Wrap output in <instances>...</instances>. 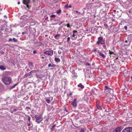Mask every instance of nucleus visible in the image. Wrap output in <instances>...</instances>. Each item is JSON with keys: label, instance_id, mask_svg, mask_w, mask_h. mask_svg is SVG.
Wrapping results in <instances>:
<instances>
[{"label": "nucleus", "instance_id": "obj_1", "mask_svg": "<svg viewBox=\"0 0 132 132\" xmlns=\"http://www.w3.org/2000/svg\"><path fill=\"white\" fill-rule=\"evenodd\" d=\"M10 74V73L9 71L5 72L4 73L3 76L2 78V80L6 85H9L12 82L11 78L7 76Z\"/></svg>", "mask_w": 132, "mask_h": 132}, {"label": "nucleus", "instance_id": "obj_2", "mask_svg": "<svg viewBox=\"0 0 132 132\" xmlns=\"http://www.w3.org/2000/svg\"><path fill=\"white\" fill-rule=\"evenodd\" d=\"M34 117L36 119V121L37 123L39 124L43 120V118L41 115H35Z\"/></svg>", "mask_w": 132, "mask_h": 132}, {"label": "nucleus", "instance_id": "obj_3", "mask_svg": "<svg viewBox=\"0 0 132 132\" xmlns=\"http://www.w3.org/2000/svg\"><path fill=\"white\" fill-rule=\"evenodd\" d=\"M105 41V40L103 39L102 37H99L98 38V41L96 43V44L97 45H99L100 44H101L103 43H104Z\"/></svg>", "mask_w": 132, "mask_h": 132}, {"label": "nucleus", "instance_id": "obj_4", "mask_svg": "<svg viewBox=\"0 0 132 132\" xmlns=\"http://www.w3.org/2000/svg\"><path fill=\"white\" fill-rule=\"evenodd\" d=\"M53 51L51 50L49 51H47L44 52V53L45 54L49 56H52L53 54Z\"/></svg>", "mask_w": 132, "mask_h": 132}, {"label": "nucleus", "instance_id": "obj_5", "mask_svg": "<svg viewBox=\"0 0 132 132\" xmlns=\"http://www.w3.org/2000/svg\"><path fill=\"white\" fill-rule=\"evenodd\" d=\"M122 132H132V127H128L124 129Z\"/></svg>", "mask_w": 132, "mask_h": 132}, {"label": "nucleus", "instance_id": "obj_6", "mask_svg": "<svg viewBox=\"0 0 132 132\" xmlns=\"http://www.w3.org/2000/svg\"><path fill=\"white\" fill-rule=\"evenodd\" d=\"M98 53L99 55L101 58L104 59L106 57V55H105L101 51H100L98 50Z\"/></svg>", "mask_w": 132, "mask_h": 132}, {"label": "nucleus", "instance_id": "obj_7", "mask_svg": "<svg viewBox=\"0 0 132 132\" xmlns=\"http://www.w3.org/2000/svg\"><path fill=\"white\" fill-rule=\"evenodd\" d=\"M77 99L75 98L73 101L72 102L71 104L74 107H75L77 106Z\"/></svg>", "mask_w": 132, "mask_h": 132}, {"label": "nucleus", "instance_id": "obj_8", "mask_svg": "<svg viewBox=\"0 0 132 132\" xmlns=\"http://www.w3.org/2000/svg\"><path fill=\"white\" fill-rule=\"evenodd\" d=\"M71 73L72 74L71 75L72 77L73 78H76L77 77V74L75 72L74 70H71Z\"/></svg>", "mask_w": 132, "mask_h": 132}, {"label": "nucleus", "instance_id": "obj_9", "mask_svg": "<svg viewBox=\"0 0 132 132\" xmlns=\"http://www.w3.org/2000/svg\"><path fill=\"white\" fill-rule=\"evenodd\" d=\"M23 3L24 5H27V7H28L29 6L28 5L30 2L29 0H23Z\"/></svg>", "mask_w": 132, "mask_h": 132}, {"label": "nucleus", "instance_id": "obj_10", "mask_svg": "<svg viewBox=\"0 0 132 132\" xmlns=\"http://www.w3.org/2000/svg\"><path fill=\"white\" fill-rule=\"evenodd\" d=\"M28 65L29 68L31 69H33L34 67L33 63L31 62H29Z\"/></svg>", "mask_w": 132, "mask_h": 132}, {"label": "nucleus", "instance_id": "obj_11", "mask_svg": "<svg viewBox=\"0 0 132 132\" xmlns=\"http://www.w3.org/2000/svg\"><path fill=\"white\" fill-rule=\"evenodd\" d=\"M121 129L120 127H117L114 130V132H120Z\"/></svg>", "mask_w": 132, "mask_h": 132}, {"label": "nucleus", "instance_id": "obj_12", "mask_svg": "<svg viewBox=\"0 0 132 132\" xmlns=\"http://www.w3.org/2000/svg\"><path fill=\"white\" fill-rule=\"evenodd\" d=\"M125 45L126 46H129L130 43V41L128 39L124 41Z\"/></svg>", "mask_w": 132, "mask_h": 132}, {"label": "nucleus", "instance_id": "obj_13", "mask_svg": "<svg viewBox=\"0 0 132 132\" xmlns=\"http://www.w3.org/2000/svg\"><path fill=\"white\" fill-rule=\"evenodd\" d=\"M25 22L24 21H21L20 22V23L19 24V25L21 27H24L25 25Z\"/></svg>", "mask_w": 132, "mask_h": 132}, {"label": "nucleus", "instance_id": "obj_14", "mask_svg": "<svg viewBox=\"0 0 132 132\" xmlns=\"http://www.w3.org/2000/svg\"><path fill=\"white\" fill-rule=\"evenodd\" d=\"M0 69L4 70L6 69V68L5 66L1 65L0 66Z\"/></svg>", "mask_w": 132, "mask_h": 132}, {"label": "nucleus", "instance_id": "obj_15", "mask_svg": "<svg viewBox=\"0 0 132 132\" xmlns=\"http://www.w3.org/2000/svg\"><path fill=\"white\" fill-rule=\"evenodd\" d=\"M60 35H61L60 34H56L54 36V38L56 39H58L59 38Z\"/></svg>", "mask_w": 132, "mask_h": 132}, {"label": "nucleus", "instance_id": "obj_16", "mask_svg": "<svg viewBox=\"0 0 132 132\" xmlns=\"http://www.w3.org/2000/svg\"><path fill=\"white\" fill-rule=\"evenodd\" d=\"M31 73H30V72L29 73L26 74L24 76L25 77H27L28 76H32Z\"/></svg>", "mask_w": 132, "mask_h": 132}, {"label": "nucleus", "instance_id": "obj_17", "mask_svg": "<svg viewBox=\"0 0 132 132\" xmlns=\"http://www.w3.org/2000/svg\"><path fill=\"white\" fill-rule=\"evenodd\" d=\"M77 86L78 87H80L81 89H83L84 88V86L81 83L78 85Z\"/></svg>", "mask_w": 132, "mask_h": 132}, {"label": "nucleus", "instance_id": "obj_18", "mask_svg": "<svg viewBox=\"0 0 132 132\" xmlns=\"http://www.w3.org/2000/svg\"><path fill=\"white\" fill-rule=\"evenodd\" d=\"M101 45H102L104 49L106 50L107 48L105 44V42H104V43H103Z\"/></svg>", "mask_w": 132, "mask_h": 132}, {"label": "nucleus", "instance_id": "obj_19", "mask_svg": "<svg viewBox=\"0 0 132 132\" xmlns=\"http://www.w3.org/2000/svg\"><path fill=\"white\" fill-rule=\"evenodd\" d=\"M18 84V83L15 84H14L13 86H11L10 88V89H11L13 88H14Z\"/></svg>", "mask_w": 132, "mask_h": 132}, {"label": "nucleus", "instance_id": "obj_20", "mask_svg": "<svg viewBox=\"0 0 132 132\" xmlns=\"http://www.w3.org/2000/svg\"><path fill=\"white\" fill-rule=\"evenodd\" d=\"M26 118H28V120L29 122H30V120L31 119L30 117L28 115H26Z\"/></svg>", "mask_w": 132, "mask_h": 132}, {"label": "nucleus", "instance_id": "obj_21", "mask_svg": "<svg viewBox=\"0 0 132 132\" xmlns=\"http://www.w3.org/2000/svg\"><path fill=\"white\" fill-rule=\"evenodd\" d=\"M54 60L56 62H59L60 61V59L57 57H55V58Z\"/></svg>", "mask_w": 132, "mask_h": 132}, {"label": "nucleus", "instance_id": "obj_22", "mask_svg": "<svg viewBox=\"0 0 132 132\" xmlns=\"http://www.w3.org/2000/svg\"><path fill=\"white\" fill-rule=\"evenodd\" d=\"M48 66L49 67H54L56 66V65L55 64H51V63H50L48 64Z\"/></svg>", "mask_w": 132, "mask_h": 132}, {"label": "nucleus", "instance_id": "obj_23", "mask_svg": "<svg viewBox=\"0 0 132 132\" xmlns=\"http://www.w3.org/2000/svg\"><path fill=\"white\" fill-rule=\"evenodd\" d=\"M36 77L37 78H40L43 77V76L42 75H36Z\"/></svg>", "mask_w": 132, "mask_h": 132}, {"label": "nucleus", "instance_id": "obj_24", "mask_svg": "<svg viewBox=\"0 0 132 132\" xmlns=\"http://www.w3.org/2000/svg\"><path fill=\"white\" fill-rule=\"evenodd\" d=\"M97 107L98 109L101 110L102 109L101 106L99 104L97 105Z\"/></svg>", "mask_w": 132, "mask_h": 132}, {"label": "nucleus", "instance_id": "obj_25", "mask_svg": "<svg viewBox=\"0 0 132 132\" xmlns=\"http://www.w3.org/2000/svg\"><path fill=\"white\" fill-rule=\"evenodd\" d=\"M105 90H108V91H109L110 90H111V89L109 88L108 87L105 86Z\"/></svg>", "mask_w": 132, "mask_h": 132}, {"label": "nucleus", "instance_id": "obj_26", "mask_svg": "<svg viewBox=\"0 0 132 132\" xmlns=\"http://www.w3.org/2000/svg\"><path fill=\"white\" fill-rule=\"evenodd\" d=\"M45 101L48 103H50V100L49 99L46 98L45 99Z\"/></svg>", "mask_w": 132, "mask_h": 132}, {"label": "nucleus", "instance_id": "obj_27", "mask_svg": "<svg viewBox=\"0 0 132 132\" xmlns=\"http://www.w3.org/2000/svg\"><path fill=\"white\" fill-rule=\"evenodd\" d=\"M12 42H17V40L15 38H13L12 39Z\"/></svg>", "mask_w": 132, "mask_h": 132}, {"label": "nucleus", "instance_id": "obj_28", "mask_svg": "<svg viewBox=\"0 0 132 132\" xmlns=\"http://www.w3.org/2000/svg\"><path fill=\"white\" fill-rule=\"evenodd\" d=\"M3 30V26L0 25V33L1 32L2 30Z\"/></svg>", "mask_w": 132, "mask_h": 132}, {"label": "nucleus", "instance_id": "obj_29", "mask_svg": "<svg viewBox=\"0 0 132 132\" xmlns=\"http://www.w3.org/2000/svg\"><path fill=\"white\" fill-rule=\"evenodd\" d=\"M79 131L80 132H85L84 129L82 128H81Z\"/></svg>", "mask_w": 132, "mask_h": 132}, {"label": "nucleus", "instance_id": "obj_30", "mask_svg": "<svg viewBox=\"0 0 132 132\" xmlns=\"http://www.w3.org/2000/svg\"><path fill=\"white\" fill-rule=\"evenodd\" d=\"M61 12V10H60L59 9L56 11V13L58 14L60 13Z\"/></svg>", "mask_w": 132, "mask_h": 132}, {"label": "nucleus", "instance_id": "obj_31", "mask_svg": "<svg viewBox=\"0 0 132 132\" xmlns=\"http://www.w3.org/2000/svg\"><path fill=\"white\" fill-rule=\"evenodd\" d=\"M65 26H67L68 28H69V29H71L70 27L69 23L67 24Z\"/></svg>", "mask_w": 132, "mask_h": 132}, {"label": "nucleus", "instance_id": "obj_32", "mask_svg": "<svg viewBox=\"0 0 132 132\" xmlns=\"http://www.w3.org/2000/svg\"><path fill=\"white\" fill-rule=\"evenodd\" d=\"M50 16L51 18H55L56 17V15H54V14H53V15H51Z\"/></svg>", "mask_w": 132, "mask_h": 132}, {"label": "nucleus", "instance_id": "obj_33", "mask_svg": "<svg viewBox=\"0 0 132 132\" xmlns=\"http://www.w3.org/2000/svg\"><path fill=\"white\" fill-rule=\"evenodd\" d=\"M76 12L79 15H80L81 14V13L80 12H79L78 11H76Z\"/></svg>", "mask_w": 132, "mask_h": 132}, {"label": "nucleus", "instance_id": "obj_34", "mask_svg": "<svg viewBox=\"0 0 132 132\" xmlns=\"http://www.w3.org/2000/svg\"><path fill=\"white\" fill-rule=\"evenodd\" d=\"M104 27L106 29L108 27V25L107 24H104Z\"/></svg>", "mask_w": 132, "mask_h": 132}, {"label": "nucleus", "instance_id": "obj_35", "mask_svg": "<svg viewBox=\"0 0 132 132\" xmlns=\"http://www.w3.org/2000/svg\"><path fill=\"white\" fill-rule=\"evenodd\" d=\"M35 72H36V71L35 70H32V71H30V73H35Z\"/></svg>", "mask_w": 132, "mask_h": 132}, {"label": "nucleus", "instance_id": "obj_36", "mask_svg": "<svg viewBox=\"0 0 132 132\" xmlns=\"http://www.w3.org/2000/svg\"><path fill=\"white\" fill-rule=\"evenodd\" d=\"M70 37H69L67 38V42H69L70 40Z\"/></svg>", "mask_w": 132, "mask_h": 132}, {"label": "nucleus", "instance_id": "obj_37", "mask_svg": "<svg viewBox=\"0 0 132 132\" xmlns=\"http://www.w3.org/2000/svg\"><path fill=\"white\" fill-rule=\"evenodd\" d=\"M12 38H10L9 39L8 41L9 42H11L12 41Z\"/></svg>", "mask_w": 132, "mask_h": 132}, {"label": "nucleus", "instance_id": "obj_38", "mask_svg": "<svg viewBox=\"0 0 132 132\" xmlns=\"http://www.w3.org/2000/svg\"><path fill=\"white\" fill-rule=\"evenodd\" d=\"M17 109H14L12 111H13V112H15V111H17Z\"/></svg>", "mask_w": 132, "mask_h": 132}, {"label": "nucleus", "instance_id": "obj_39", "mask_svg": "<svg viewBox=\"0 0 132 132\" xmlns=\"http://www.w3.org/2000/svg\"><path fill=\"white\" fill-rule=\"evenodd\" d=\"M124 28L126 30H127V26H124Z\"/></svg>", "mask_w": 132, "mask_h": 132}, {"label": "nucleus", "instance_id": "obj_40", "mask_svg": "<svg viewBox=\"0 0 132 132\" xmlns=\"http://www.w3.org/2000/svg\"><path fill=\"white\" fill-rule=\"evenodd\" d=\"M58 53L59 54H61L62 53L61 51L60 50H59L58 51Z\"/></svg>", "mask_w": 132, "mask_h": 132}, {"label": "nucleus", "instance_id": "obj_41", "mask_svg": "<svg viewBox=\"0 0 132 132\" xmlns=\"http://www.w3.org/2000/svg\"><path fill=\"white\" fill-rule=\"evenodd\" d=\"M55 125H53L52 127V128H51V129H53L54 127H55Z\"/></svg>", "mask_w": 132, "mask_h": 132}, {"label": "nucleus", "instance_id": "obj_42", "mask_svg": "<svg viewBox=\"0 0 132 132\" xmlns=\"http://www.w3.org/2000/svg\"><path fill=\"white\" fill-rule=\"evenodd\" d=\"M33 53L34 54H35L37 53V52L36 51V50H34L33 52Z\"/></svg>", "mask_w": 132, "mask_h": 132}, {"label": "nucleus", "instance_id": "obj_43", "mask_svg": "<svg viewBox=\"0 0 132 132\" xmlns=\"http://www.w3.org/2000/svg\"><path fill=\"white\" fill-rule=\"evenodd\" d=\"M68 5H66L65 6V7L68 9Z\"/></svg>", "mask_w": 132, "mask_h": 132}, {"label": "nucleus", "instance_id": "obj_44", "mask_svg": "<svg viewBox=\"0 0 132 132\" xmlns=\"http://www.w3.org/2000/svg\"><path fill=\"white\" fill-rule=\"evenodd\" d=\"M40 42H38V41H37V42L35 43V44H37V43L39 44L40 43Z\"/></svg>", "mask_w": 132, "mask_h": 132}, {"label": "nucleus", "instance_id": "obj_45", "mask_svg": "<svg viewBox=\"0 0 132 132\" xmlns=\"http://www.w3.org/2000/svg\"><path fill=\"white\" fill-rule=\"evenodd\" d=\"M77 32V31L75 30H74L73 31V34H74L75 32Z\"/></svg>", "mask_w": 132, "mask_h": 132}, {"label": "nucleus", "instance_id": "obj_46", "mask_svg": "<svg viewBox=\"0 0 132 132\" xmlns=\"http://www.w3.org/2000/svg\"><path fill=\"white\" fill-rule=\"evenodd\" d=\"M75 34H73V35H72V37H75Z\"/></svg>", "mask_w": 132, "mask_h": 132}, {"label": "nucleus", "instance_id": "obj_47", "mask_svg": "<svg viewBox=\"0 0 132 132\" xmlns=\"http://www.w3.org/2000/svg\"><path fill=\"white\" fill-rule=\"evenodd\" d=\"M71 5H69L68 6V8H71Z\"/></svg>", "mask_w": 132, "mask_h": 132}, {"label": "nucleus", "instance_id": "obj_48", "mask_svg": "<svg viewBox=\"0 0 132 132\" xmlns=\"http://www.w3.org/2000/svg\"><path fill=\"white\" fill-rule=\"evenodd\" d=\"M110 54H112V53H113V52H111V51H110V52H109V53Z\"/></svg>", "mask_w": 132, "mask_h": 132}, {"label": "nucleus", "instance_id": "obj_49", "mask_svg": "<svg viewBox=\"0 0 132 132\" xmlns=\"http://www.w3.org/2000/svg\"><path fill=\"white\" fill-rule=\"evenodd\" d=\"M26 109H30V108L29 107H26Z\"/></svg>", "mask_w": 132, "mask_h": 132}, {"label": "nucleus", "instance_id": "obj_50", "mask_svg": "<svg viewBox=\"0 0 132 132\" xmlns=\"http://www.w3.org/2000/svg\"><path fill=\"white\" fill-rule=\"evenodd\" d=\"M97 51V50L96 49H94L93 50V52H95Z\"/></svg>", "mask_w": 132, "mask_h": 132}, {"label": "nucleus", "instance_id": "obj_51", "mask_svg": "<svg viewBox=\"0 0 132 132\" xmlns=\"http://www.w3.org/2000/svg\"><path fill=\"white\" fill-rule=\"evenodd\" d=\"M26 70L28 72H29L30 71V70L29 69H27Z\"/></svg>", "mask_w": 132, "mask_h": 132}, {"label": "nucleus", "instance_id": "obj_52", "mask_svg": "<svg viewBox=\"0 0 132 132\" xmlns=\"http://www.w3.org/2000/svg\"><path fill=\"white\" fill-rule=\"evenodd\" d=\"M62 23H63V22L62 21L61 22H60V23L59 24V25H60Z\"/></svg>", "mask_w": 132, "mask_h": 132}, {"label": "nucleus", "instance_id": "obj_53", "mask_svg": "<svg viewBox=\"0 0 132 132\" xmlns=\"http://www.w3.org/2000/svg\"><path fill=\"white\" fill-rule=\"evenodd\" d=\"M45 55H44V56H42V59H44L45 58Z\"/></svg>", "mask_w": 132, "mask_h": 132}, {"label": "nucleus", "instance_id": "obj_54", "mask_svg": "<svg viewBox=\"0 0 132 132\" xmlns=\"http://www.w3.org/2000/svg\"><path fill=\"white\" fill-rule=\"evenodd\" d=\"M86 65H90V64L89 63H86Z\"/></svg>", "mask_w": 132, "mask_h": 132}, {"label": "nucleus", "instance_id": "obj_55", "mask_svg": "<svg viewBox=\"0 0 132 132\" xmlns=\"http://www.w3.org/2000/svg\"><path fill=\"white\" fill-rule=\"evenodd\" d=\"M113 11L114 13H115L116 12V10H114Z\"/></svg>", "mask_w": 132, "mask_h": 132}, {"label": "nucleus", "instance_id": "obj_56", "mask_svg": "<svg viewBox=\"0 0 132 132\" xmlns=\"http://www.w3.org/2000/svg\"><path fill=\"white\" fill-rule=\"evenodd\" d=\"M1 53L2 54H3L4 53V52L3 51H1Z\"/></svg>", "mask_w": 132, "mask_h": 132}, {"label": "nucleus", "instance_id": "obj_57", "mask_svg": "<svg viewBox=\"0 0 132 132\" xmlns=\"http://www.w3.org/2000/svg\"><path fill=\"white\" fill-rule=\"evenodd\" d=\"M4 17L6 18H7V16L6 15H5L4 16Z\"/></svg>", "mask_w": 132, "mask_h": 132}, {"label": "nucleus", "instance_id": "obj_58", "mask_svg": "<svg viewBox=\"0 0 132 132\" xmlns=\"http://www.w3.org/2000/svg\"><path fill=\"white\" fill-rule=\"evenodd\" d=\"M30 123H28V126H30Z\"/></svg>", "mask_w": 132, "mask_h": 132}, {"label": "nucleus", "instance_id": "obj_59", "mask_svg": "<svg viewBox=\"0 0 132 132\" xmlns=\"http://www.w3.org/2000/svg\"><path fill=\"white\" fill-rule=\"evenodd\" d=\"M65 111L66 112H68V111H67V110H66V109H65Z\"/></svg>", "mask_w": 132, "mask_h": 132}, {"label": "nucleus", "instance_id": "obj_60", "mask_svg": "<svg viewBox=\"0 0 132 132\" xmlns=\"http://www.w3.org/2000/svg\"><path fill=\"white\" fill-rule=\"evenodd\" d=\"M20 2H19L18 3V4H20Z\"/></svg>", "mask_w": 132, "mask_h": 132}, {"label": "nucleus", "instance_id": "obj_61", "mask_svg": "<svg viewBox=\"0 0 132 132\" xmlns=\"http://www.w3.org/2000/svg\"><path fill=\"white\" fill-rule=\"evenodd\" d=\"M0 10L1 11H2V9H1V8H0Z\"/></svg>", "mask_w": 132, "mask_h": 132}, {"label": "nucleus", "instance_id": "obj_62", "mask_svg": "<svg viewBox=\"0 0 132 132\" xmlns=\"http://www.w3.org/2000/svg\"><path fill=\"white\" fill-rule=\"evenodd\" d=\"M22 33L23 34H24V32H22Z\"/></svg>", "mask_w": 132, "mask_h": 132}, {"label": "nucleus", "instance_id": "obj_63", "mask_svg": "<svg viewBox=\"0 0 132 132\" xmlns=\"http://www.w3.org/2000/svg\"><path fill=\"white\" fill-rule=\"evenodd\" d=\"M131 80H132V76H131Z\"/></svg>", "mask_w": 132, "mask_h": 132}, {"label": "nucleus", "instance_id": "obj_64", "mask_svg": "<svg viewBox=\"0 0 132 132\" xmlns=\"http://www.w3.org/2000/svg\"><path fill=\"white\" fill-rule=\"evenodd\" d=\"M23 16H22V17L21 18L22 19V18H23Z\"/></svg>", "mask_w": 132, "mask_h": 132}]
</instances>
